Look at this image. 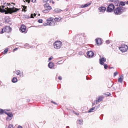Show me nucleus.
<instances>
[{"label": "nucleus", "instance_id": "1", "mask_svg": "<svg viewBox=\"0 0 128 128\" xmlns=\"http://www.w3.org/2000/svg\"><path fill=\"white\" fill-rule=\"evenodd\" d=\"M8 6H9V8H8V7H7V8H8V10L11 11L12 12H16L19 10L20 9V8L18 9L14 7V6L11 5V4L10 3L9 4Z\"/></svg>", "mask_w": 128, "mask_h": 128}, {"label": "nucleus", "instance_id": "2", "mask_svg": "<svg viewBox=\"0 0 128 128\" xmlns=\"http://www.w3.org/2000/svg\"><path fill=\"white\" fill-rule=\"evenodd\" d=\"M123 7H117L114 10V12L116 15L120 14H122V10Z\"/></svg>", "mask_w": 128, "mask_h": 128}, {"label": "nucleus", "instance_id": "3", "mask_svg": "<svg viewBox=\"0 0 128 128\" xmlns=\"http://www.w3.org/2000/svg\"><path fill=\"white\" fill-rule=\"evenodd\" d=\"M62 45V42L60 41H56L54 44V48L57 49H59L61 48Z\"/></svg>", "mask_w": 128, "mask_h": 128}, {"label": "nucleus", "instance_id": "4", "mask_svg": "<svg viewBox=\"0 0 128 128\" xmlns=\"http://www.w3.org/2000/svg\"><path fill=\"white\" fill-rule=\"evenodd\" d=\"M119 48L122 52H124L127 51L128 48V47L127 45L123 44L120 47H119Z\"/></svg>", "mask_w": 128, "mask_h": 128}, {"label": "nucleus", "instance_id": "5", "mask_svg": "<svg viewBox=\"0 0 128 128\" xmlns=\"http://www.w3.org/2000/svg\"><path fill=\"white\" fill-rule=\"evenodd\" d=\"M114 8V5L112 4H110L107 8L106 12H112L113 11Z\"/></svg>", "mask_w": 128, "mask_h": 128}, {"label": "nucleus", "instance_id": "6", "mask_svg": "<svg viewBox=\"0 0 128 128\" xmlns=\"http://www.w3.org/2000/svg\"><path fill=\"white\" fill-rule=\"evenodd\" d=\"M26 27L24 25H22L20 27V30L22 33H26L27 32L26 31Z\"/></svg>", "mask_w": 128, "mask_h": 128}, {"label": "nucleus", "instance_id": "7", "mask_svg": "<svg viewBox=\"0 0 128 128\" xmlns=\"http://www.w3.org/2000/svg\"><path fill=\"white\" fill-rule=\"evenodd\" d=\"M100 57V58L99 59V62L101 65H102L106 61V58H104L103 57L102 58L101 56Z\"/></svg>", "mask_w": 128, "mask_h": 128}, {"label": "nucleus", "instance_id": "8", "mask_svg": "<svg viewBox=\"0 0 128 128\" xmlns=\"http://www.w3.org/2000/svg\"><path fill=\"white\" fill-rule=\"evenodd\" d=\"M86 54L90 58L93 57L94 55V52L91 51L88 52L86 53Z\"/></svg>", "mask_w": 128, "mask_h": 128}, {"label": "nucleus", "instance_id": "9", "mask_svg": "<svg viewBox=\"0 0 128 128\" xmlns=\"http://www.w3.org/2000/svg\"><path fill=\"white\" fill-rule=\"evenodd\" d=\"M120 78H118V82L122 83L124 79V75L123 74H122L120 76Z\"/></svg>", "mask_w": 128, "mask_h": 128}, {"label": "nucleus", "instance_id": "10", "mask_svg": "<svg viewBox=\"0 0 128 128\" xmlns=\"http://www.w3.org/2000/svg\"><path fill=\"white\" fill-rule=\"evenodd\" d=\"M97 44L98 46L102 44V41L100 38H97L96 39Z\"/></svg>", "mask_w": 128, "mask_h": 128}, {"label": "nucleus", "instance_id": "11", "mask_svg": "<svg viewBox=\"0 0 128 128\" xmlns=\"http://www.w3.org/2000/svg\"><path fill=\"white\" fill-rule=\"evenodd\" d=\"M97 109V107H94L90 109L88 111V112H93Z\"/></svg>", "mask_w": 128, "mask_h": 128}, {"label": "nucleus", "instance_id": "12", "mask_svg": "<svg viewBox=\"0 0 128 128\" xmlns=\"http://www.w3.org/2000/svg\"><path fill=\"white\" fill-rule=\"evenodd\" d=\"M48 22L49 23L48 25L52 26H54L56 24V23L55 21L52 20L50 22Z\"/></svg>", "mask_w": 128, "mask_h": 128}, {"label": "nucleus", "instance_id": "13", "mask_svg": "<svg viewBox=\"0 0 128 128\" xmlns=\"http://www.w3.org/2000/svg\"><path fill=\"white\" fill-rule=\"evenodd\" d=\"M48 67L50 68H52L54 67V64L52 62H50L48 64Z\"/></svg>", "mask_w": 128, "mask_h": 128}, {"label": "nucleus", "instance_id": "14", "mask_svg": "<svg viewBox=\"0 0 128 128\" xmlns=\"http://www.w3.org/2000/svg\"><path fill=\"white\" fill-rule=\"evenodd\" d=\"M99 10H100V12H104L106 10V8L105 7L102 6L101 7H99L98 8Z\"/></svg>", "mask_w": 128, "mask_h": 128}, {"label": "nucleus", "instance_id": "15", "mask_svg": "<svg viewBox=\"0 0 128 128\" xmlns=\"http://www.w3.org/2000/svg\"><path fill=\"white\" fill-rule=\"evenodd\" d=\"M4 28L5 30H6V32H10L12 30L10 26H6Z\"/></svg>", "mask_w": 128, "mask_h": 128}, {"label": "nucleus", "instance_id": "16", "mask_svg": "<svg viewBox=\"0 0 128 128\" xmlns=\"http://www.w3.org/2000/svg\"><path fill=\"white\" fill-rule=\"evenodd\" d=\"M4 22H5L8 23L10 21V19L8 16H6L4 19Z\"/></svg>", "mask_w": 128, "mask_h": 128}, {"label": "nucleus", "instance_id": "17", "mask_svg": "<svg viewBox=\"0 0 128 128\" xmlns=\"http://www.w3.org/2000/svg\"><path fill=\"white\" fill-rule=\"evenodd\" d=\"M15 73L17 75H19L20 77H23V74L22 73L20 74V70H18L16 71Z\"/></svg>", "mask_w": 128, "mask_h": 128}, {"label": "nucleus", "instance_id": "18", "mask_svg": "<svg viewBox=\"0 0 128 128\" xmlns=\"http://www.w3.org/2000/svg\"><path fill=\"white\" fill-rule=\"evenodd\" d=\"M5 114L7 115L9 117L12 118L13 116L11 112L7 113L6 112H5Z\"/></svg>", "mask_w": 128, "mask_h": 128}, {"label": "nucleus", "instance_id": "19", "mask_svg": "<svg viewBox=\"0 0 128 128\" xmlns=\"http://www.w3.org/2000/svg\"><path fill=\"white\" fill-rule=\"evenodd\" d=\"M90 4H91L90 3L88 2V3H87L86 4H85L84 5H82L81 7L82 8H85V7H87L88 6L90 5Z\"/></svg>", "mask_w": 128, "mask_h": 128}, {"label": "nucleus", "instance_id": "20", "mask_svg": "<svg viewBox=\"0 0 128 128\" xmlns=\"http://www.w3.org/2000/svg\"><path fill=\"white\" fill-rule=\"evenodd\" d=\"M62 11V10L58 8H56L54 9V12L59 13L60 12Z\"/></svg>", "mask_w": 128, "mask_h": 128}, {"label": "nucleus", "instance_id": "21", "mask_svg": "<svg viewBox=\"0 0 128 128\" xmlns=\"http://www.w3.org/2000/svg\"><path fill=\"white\" fill-rule=\"evenodd\" d=\"M103 98L104 97L103 96H100L99 97L97 101L98 102L101 101L102 100Z\"/></svg>", "mask_w": 128, "mask_h": 128}, {"label": "nucleus", "instance_id": "22", "mask_svg": "<svg viewBox=\"0 0 128 128\" xmlns=\"http://www.w3.org/2000/svg\"><path fill=\"white\" fill-rule=\"evenodd\" d=\"M22 6V11L23 12L24 11L25 12H26V9L27 6Z\"/></svg>", "mask_w": 128, "mask_h": 128}, {"label": "nucleus", "instance_id": "23", "mask_svg": "<svg viewBox=\"0 0 128 128\" xmlns=\"http://www.w3.org/2000/svg\"><path fill=\"white\" fill-rule=\"evenodd\" d=\"M17 78L15 77L13 78L12 80V82L13 83H15L17 82Z\"/></svg>", "mask_w": 128, "mask_h": 128}, {"label": "nucleus", "instance_id": "24", "mask_svg": "<svg viewBox=\"0 0 128 128\" xmlns=\"http://www.w3.org/2000/svg\"><path fill=\"white\" fill-rule=\"evenodd\" d=\"M114 2L115 6H117L119 4V0H115Z\"/></svg>", "mask_w": 128, "mask_h": 128}, {"label": "nucleus", "instance_id": "25", "mask_svg": "<svg viewBox=\"0 0 128 128\" xmlns=\"http://www.w3.org/2000/svg\"><path fill=\"white\" fill-rule=\"evenodd\" d=\"M126 4V2H123L122 1H121L119 3V6H120L121 5L122 6H124Z\"/></svg>", "mask_w": 128, "mask_h": 128}, {"label": "nucleus", "instance_id": "26", "mask_svg": "<svg viewBox=\"0 0 128 128\" xmlns=\"http://www.w3.org/2000/svg\"><path fill=\"white\" fill-rule=\"evenodd\" d=\"M5 111L4 110L2 109H0V114H2L4 113H5Z\"/></svg>", "mask_w": 128, "mask_h": 128}, {"label": "nucleus", "instance_id": "27", "mask_svg": "<svg viewBox=\"0 0 128 128\" xmlns=\"http://www.w3.org/2000/svg\"><path fill=\"white\" fill-rule=\"evenodd\" d=\"M53 18L50 17L47 19L46 20L48 22H50L52 21L53 20Z\"/></svg>", "mask_w": 128, "mask_h": 128}, {"label": "nucleus", "instance_id": "28", "mask_svg": "<svg viewBox=\"0 0 128 128\" xmlns=\"http://www.w3.org/2000/svg\"><path fill=\"white\" fill-rule=\"evenodd\" d=\"M62 19L60 17H59L58 18H54V20L55 21H56L57 22L59 21Z\"/></svg>", "mask_w": 128, "mask_h": 128}, {"label": "nucleus", "instance_id": "29", "mask_svg": "<svg viewBox=\"0 0 128 128\" xmlns=\"http://www.w3.org/2000/svg\"><path fill=\"white\" fill-rule=\"evenodd\" d=\"M42 12L44 13H48L49 12V11L48 9L46 8L45 10H43Z\"/></svg>", "mask_w": 128, "mask_h": 128}, {"label": "nucleus", "instance_id": "30", "mask_svg": "<svg viewBox=\"0 0 128 128\" xmlns=\"http://www.w3.org/2000/svg\"><path fill=\"white\" fill-rule=\"evenodd\" d=\"M49 4L48 3H46L44 5V8H47L49 6Z\"/></svg>", "mask_w": 128, "mask_h": 128}, {"label": "nucleus", "instance_id": "31", "mask_svg": "<svg viewBox=\"0 0 128 128\" xmlns=\"http://www.w3.org/2000/svg\"><path fill=\"white\" fill-rule=\"evenodd\" d=\"M12 118V117H10L8 116L6 118V120L8 121L10 120H11Z\"/></svg>", "mask_w": 128, "mask_h": 128}, {"label": "nucleus", "instance_id": "32", "mask_svg": "<svg viewBox=\"0 0 128 128\" xmlns=\"http://www.w3.org/2000/svg\"><path fill=\"white\" fill-rule=\"evenodd\" d=\"M0 12L2 13H4L5 12L6 10L4 9H0Z\"/></svg>", "mask_w": 128, "mask_h": 128}, {"label": "nucleus", "instance_id": "33", "mask_svg": "<svg viewBox=\"0 0 128 128\" xmlns=\"http://www.w3.org/2000/svg\"><path fill=\"white\" fill-rule=\"evenodd\" d=\"M104 66V68L105 69H106L108 67V66L107 64H103Z\"/></svg>", "mask_w": 128, "mask_h": 128}, {"label": "nucleus", "instance_id": "34", "mask_svg": "<svg viewBox=\"0 0 128 128\" xmlns=\"http://www.w3.org/2000/svg\"><path fill=\"white\" fill-rule=\"evenodd\" d=\"M6 30H5V29L4 28L2 29V31L0 32V34H2L4 33V32H6Z\"/></svg>", "mask_w": 128, "mask_h": 128}, {"label": "nucleus", "instance_id": "35", "mask_svg": "<svg viewBox=\"0 0 128 128\" xmlns=\"http://www.w3.org/2000/svg\"><path fill=\"white\" fill-rule=\"evenodd\" d=\"M46 8H47V9H48V10L49 11L52 9V8L50 6H49L46 8Z\"/></svg>", "mask_w": 128, "mask_h": 128}, {"label": "nucleus", "instance_id": "36", "mask_svg": "<svg viewBox=\"0 0 128 128\" xmlns=\"http://www.w3.org/2000/svg\"><path fill=\"white\" fill-rule=\"evenodd\" d=\"M82 120H78V123L79 124H82Z\"/></svg>", "mask_w": 128, "mask_h": 128}, {"label": "nucleus", "instance_id": "37", "mask_svg": "<svg viewBox=\"0 0 128 128\" xmlns=\"http://www.w3.org/2000/svg\"><path fill=\"white\" fill-rule=\"evenodd\" d=\"M48 24L49 23L48 22H47L46 23H44L43 24V25L44 26H45L47 25H48Z\"/></svg>", "mask_w": 128, "mask_h": 128}, {"label": "nucleus", "instance_id": "38", "mask_svg": "<svg viewBox=\"0 0 128 128\" xmlns=\"http://www.w3.org/2000/svg\"><path fill=\"white\" fill-rule=\"evenodd\" d=\"M118 74V72H114V76H116Z\"/></svg>", "mask_w": 128, "mask_h": 128}, {"label": "nucleus", "instance_id": "39", "mask_svg": "<svg viewBox=\"0 0 128 128\" xmlns=\"http://www.w3.org/2000/svg\"><path fill=\"white\" fill-rule=\"evenodd\" d=\"M8 128H14L12 124H10L8 127Z\"/></svg>", "mask_w": 128, "mask_h": 128}, {"label": "nucleus", "instance_id": "40", "mask_svg": "<svg viewBox=\"0 0 128 128\" xmlns=\"http://www.w3.org/2000/svg\"><path fill=\"white\" fill-rule=\"evenodd\" d=\"M53 58L52 56H51L50 58H48V62H49L50 60Z\"/></svg>", "mask_w": 128, "mask_h": 128}, {"label": "nucleus", "instance_id": "41", "mask_svg": "<svg viewBox=\"0 0 128 128\" xmlns=\"http://www.w3.org/2000/svg\"><path fill=\"white\" fill-rule=\"evenodd\" d=\"M38 21L39 23H42V19H39L38 20Z\"/></svg>", "mask_w": 128, "mask_h": 128}, {"label": "nucleus", "instance_id": "42", "mask_svg": "<svg viewBox=\"0 0 128 128\" xmlns=\"http://www.w3.org/2000/svg\"><path fill=\"white\" fill-rule=\"evenodd\" d=\"M8 51V50L7 49H6L4 51V54L6 53Z\"/></svg>", "mask_w": 128, "mask_h": 128}, {"label": "nucleus", "instance_id": "43", "mask_svg": "<svg viewBox=\"0 0 128 128\" xmlns=\"http://www.w3.org/2000/svg\"><path fill=\"white\" fill-rule=\"evenodd\" d=\"M9 4L7 3L6 2L4 3V6H8V4Z\"/></svg>", "mask_w": 128, "mask_h": 128}, {"label": "nucleus", "instance_id": "44", "mask_svg": "<svg viewBox=\"0 0 128 128\" xmlns=\"http://www.w3.org/2000/svg\"><path fill=\"white\" fill-rule=\"evenodd\" d=\"M51 103H53V104H56V105H57V104L56 102H54L53 101H51Z\"/></svg>", "mask_w": 128, "mask_h": 128}, {"label": "nucleus", "instance_id": "45", "mask_svg": "<svg viewBox=\"0 0 128 128\" xmlns=\"http://www.w3.org/2000/svg\"><path fill=\"white\" fill-rule=\"evenodd\" d=\"M106 43L107 44H109L110 43V41L109 40H107L106 41Z\"/></svg>", "mask_w": 128, "mask_h": 128}, {"label": "nucleus", "instance_id": "46", "mask_svg": "<svg viewBox=\"0 0 128 128\" xmlns=\"http://www.w3.org/2000/svg\"><path fill=\"white\" fill-rule=\"evenodd\" d=\"M48 0H43V2L44 3H45L48 2Z\"/></svg>", "mask_w": 128, "mask_h": 128}, {"label": "nucleus", "instance_id": "47", "mask_svg": "<svg viewBox=\"0 0 128 128\" xmlns=\"http://www.w3.org/2000/svg\"><path fill=\"white\" fill-rule=\"evenodd\" d=\"M50 2H52L53 4H54V2L53 1V0H50Z\"/></svg>", "mask_w": 128, "mask_h": 128}, {"label": "nucleus", "instance_id": "48", "mask_svg": "<svg viewBox=\"0 0 128 128\" xmlns=\"http://www.w3.org/2000/svg\"><path fill=\"white\" fill-rule=\"evenodd\" d=\"M62 63V62H61V61H59L57 63V64H61Z\"/></svg>", "mask_w": 128, "mask_h": 128}, {"label": "nucleus", "instance_id": "49", "mask_svg": "<svg viewBox=\"0 0 128 128\" xmlns=\"http://www.w3.org/2000/svg\"><path fill=\"white\" fill-rule=\"evenodd\" d=\"M30 18H34V16H33V14H31V15H30Z\"/></svg>", "mask_w": 128, "mask_h": 128}, {"label": "nucleus", "instance_id": "50", "mask_svg": "<svg viewBox=\"0 0 128 128\" xmlns=\"http://www.w3.org/2000/svg\"><path fill=\"white\" fill-rule=\"evenodd\" d=\"M58 79L60 80H61L62 79V77L61 76H59L58 77Z\"/></svg>", "mask_w": 128, "mask_h": 128}, {"label": "nucleus", "instance_id": "51", "mask_svg": "<svg viewBox=\"0 0 128 128\" xmlns=\"http://www.w3.org/2000/svg\"><path fill=\"white\" fill-rule=\"evenodd\" d=\"M18 128H22V126H18Z\"/></svg>", "mask_w": 128, "mask_h": 128}, {"label": "nucleus", "instance_id": "52", "mask_svg": "<svg viewBox=\"0 0 128 128\" xmlns=\"http://www.w3.org/2000/svg\"><path fill=\"white\" fill-rule=\"evenodd\" d=\"M36 1V0H32V2H35Z\"/></svg>", "mask_w": 128, "mask_h": 128}, {"label": "nucleus", "instance_id": "53", "mask_svg": "<svg viewBox=\"0 0 128 128\" xmlns=\"http://www.w3.org/2000/svg\"><path fill=\"white\" fill-rule=\"evenodd\" d=\"M2 8H4L5 6L4 5H2Z\"/></svg>", "mask_w": 128, "mask_h": 128}, {"label": "nucleus", "instance_id": "54", "mask_svg": "<svg viewBox=\"0 0 128 128\" xmlns=\"http://www.w3.org/2000/svg\"><path fill=\"white\" fill-rule=\"evenodd\" d=\"M33 15H34L33 16H36V14L35 13H34Z\"/></svg>", "mask_w": 128, "mask_h": 128}, {"label": "nucleus", "instance_id": "55", "mask_svg": "<svg viewBox=\"0 0 128 128\" xmlns=\"http://www.w3.org/2000/svg\"><path fill=\"white\" fill-rule=\"evenodd\" d=\"M108 94H107V96H109L110 94V93L109 92H108Z\"/></svg>", "mask_w": 128, "mask_h": 128}, {"label": "nucleus", "instance_id": "56", "mask_svg": "<svg viewBox=\"0 0 128 128\" xmlns=\"http://www.w3.org/2000/svg\"><path fill=\"white\" fill-rule=\"evenodd\" d=\"M115 0H110L111 2H113Z\"/></svg>", "mask_w": 128, "mask_h": 128}, {"label": "nucleus", "instance_id": "57", "mask_svg": "<svg viewBox=\"0 0 128 128\" xmlns=\"http://www.w3.org/2000/svg\"><path fill=\"white\" fill-rule=\"evenodd\" d=\"M123 8L122 10V12H123L124 11V9H125V8Z\"/></svg>", "mask_w": 128, "mask_h": 128}, {"label": "nucleus", "instance_id": "58", "mask_svg": "<svg viewBox=\"0 0 128 128\" xmlns=\"http://www.w3.org/2000/svg\"><path fill=\"white\" fill-rule=\"evenodd\" d=\"M78 116L79 115V114L78 113H75Z\"/></svg>", "mask_w": 128, "mask_h": 128}, {"label": "nucleus", "instance_id": "59", "mask_svg": "<svg viewBox=\"0 0 128 128\" xmlns=\"http://www.w3.org/2000/svg\"><path fill=\"white\" fill-rule=\"evenodd\" d=\"M100 105H98L97 106V108H98L100 107Z\"/></svg>", "mask_w": 128, "mask_h": 128}, {"label": "nucleus", "instance_id": "60", "mask_svg": "<svg viewBox=\"0 0 128 128\" xmlns=\"http://www.w3.org/2000/svg\"><path fill=\"white\" fill-rule=\"evenodd\" d=\"M27 101L28 102H29L30 101V99H28L27 100Z\"/></svg>", "mask_w": 128, "mask_h": 128}, {"label": "nucleus", "instance_id": "61", "mask_svg": "<svg viewBox=\"0 0 128 128\" xmlns=\"http://www.w3.org/2000/svg\"><path fill=\"white\" fill-rule=\"evenodd\" d=\"M11 4H14V5H15V4H14V3H13V2H11Z\"/></svg>", "mask_w": 128, "mask_h": 128}, {"label": "nucleus", "instance_id": "62", "mask_svg": "<svg viewBox=\"0 0 128 128\" xmlns=\"http://www.w3.org/2000/svg\"><path fill=\"white\" fill-rule=\"evenodd\" d=\"M17 49V48H15L14 49V50H16Z\"/></svg>", "mask_w": 128, "mask_h": 128}, {"label": "nucleus", "instance_id": "63", "mask_svg": "<svg viewBox=\"0 0 128 128\" xmlns=\"http://www.w3.org/2000/svg\"><path fill=\"white\" fill-rule=\"evenodd\" d=\"M126 4H128V1H127L126 2Z\"/></svg>", "mask_w": 128, "mask_h": 128}, {"label": "nucleus", "instance_id": "64", "mask_svg": "<svg viewBox=\"0 0 128 128\" xmlns=\"http://www.w3.org/2000/svg\"><path fill=\"white\" fill-rule=\"evenodd\" d=\"M66 128H69V126H67L66 127Z\"/></svg>", "mask_w": 128, "mask_h": 128}]
</instances>
